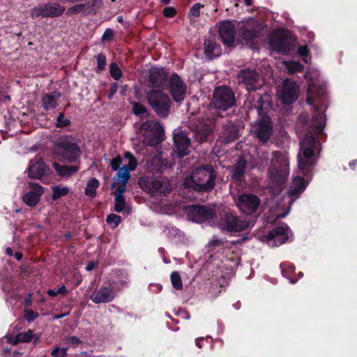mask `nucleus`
<instances>
[{
  "mask_svg": "<svg viewBox=\"0 0 357 357\" xmlns=\"http://www.w3.org/2000/svg\"><path fill=\"white\" fill-rule=\"evenodd\" d=\"M86 4H77L75 5L71 8H70L68 11L67 14L69 15L79 13L84 10L85 8Z\"/></svg>",
  "mask_w": 357,
  "mask_h": 357,
  "instance_id": "nucleus-49",
  "label": "nucleus"
},
{
  "mask_svg": "<svg viewBox=\"0 0 357 357\" xmlns=\"http://www.w3.org/2000/svg\"><path fill=\"white\" fill-rule=\"evenodd\" d=\"M176 11L173 7H166L163 10V15L167 17H172L176 15Z\"/></svg>",
  "mask_w": 357,
  "mask_h": 357,
  "instance_id": "nucleus-56",
  "label": "nucleus"
},
{
  "mask_svg": "<svg viewBox=\"0 0 357 357\" xmlns=\"http://www.w3.org/2000/svg\"><path fill=\"white\" fill-rule=\"evenodd\" d=\"M306 184L303 178L296 176L289 188V195L291 197L290 204L305 190Z\"/></svg>",
  "mask_w": 357,
  "mask_h": 357,
  "instance_id": "nucleus-28",
  "label": "nucleus"
},
{
  "mask_svg": "<svg viewBox=\"0 0 357 357\" xmlns=\"http://www.w3.org/2000/svg\"><path fill=\"white\" fill-rule=\"evenodd\" d=\"M109 73L116 81L119 80L122 77V71L116 63H112L109 65Z\"/></svg>",
  "mask_w": 357,
  "mask_h": 357,
  "instance_id": "nucleus-40",
  "label": "nucleus"
},
{
  "mask_svg": "<svg viewBox=\"0 0 357 357\" xmlns=\"http://www.w3.org/2000/svg\"><path fill=\"white\" fill-rule=\"evenodd\" d=\"M286 68L290 73H296L302 72L304 69V66L301 63L294 61H288L284 62Z\"/></svg>",
  "mask_w": 357,
  "mask_h": 357,
  "instance_id": "nucleus-35",
  "label": "nucleus"
},
{
  "mask_svg": "<svg viewBox=\"0 0 357 357\" xmlns=\"http://www.w3.org/2000/svg\"><path fill=\"white\" fill-rule=\"evenodd\" d=\"M30 190L23 195L22 200L29 206H35L40 201L44 190L41 185L34 183H29Z\"/></svg>",
  "mask_w": 357,
  "mask_h": 357,
  "instance_id": "nucleus-22",
  "label": "nucleus"
},
{
  "mask_svg": "<svg viewBox=\"0 0 357 357\" xmlns=\"http://www.w3.org/2000/svg\"><path fill=\"white\" fill-rule=\"evenodd\" d=\"M106 221L108 224L112 225L113 227H116L121 221V216L114 213H111L107 215Z\"/></svg>",
  "mask_w": 357,
  "mask_h": 357,
  "instance_id": "nucleus-46",
  "label": "nucleus"
},
{
  "mask_svg": "<svg viewBox=\"0 0 357 357\" xmlns=\"http://www.w3.org/2000/svg\"><path fill=\"white\" fill-rule=\"evenodd\" d=\"M281 268V272L284 277L288 278L291 283L294 284L296 283V280H293L291 278V274L295 271V267L293 265H287L285 264H282L280 265Z\"/></svg>",
  "mask_w": 357,
  "mask_h": 357,
  "instance_id": "nucleus-36",
  "label": "nucleus"
},
{
  "mask_svg": "<svg viewBox=\"0 0 357 357\" xmlns=\"http://www.w3.org/2000/svg\"><path fill=\"white\" fill-rule=\"evenodd\" d=\"M246 166V160L243 158H241L233 167L232 179L235 181H241L245 174Z\"/></svg>",
  "mask_w": 357,
  "mask_h": 357,
  "instance_id": "nucleus-31",
  "label": "nucleus"
},
{
  "mask_svg": "<svg viewBox=\"0 0 357 357\" xmlns=\"http://www.w3.org/2000/svg\"><path fill=\"white\" fill-rule=\"evenodd\" d=\"M298 53L300 56L303 57L304 62L307 63L308 62L307 56L309 53L307 46H299Z\"/></svg>",
  "mask_w": 357,
  "mask_h": 357,
  "instance_id": "nucleus-54",
  "label": "nucleus"
},
{
  "mask_svg": "<svg viewBox=\"0 0 357 357\" xmlns=\"http://www.w3.org/2000/svg\"><path fill=\"white\" fill-rule=\"evenodd\" d=\"M174 152L178 158H182L189 153L190 139L182 131L174 133Z\"/></svg>",
  "mask_w": 357,
  "mask_h": 357,
  "instance_id": "nucleus-17",
  "label": "nucleus"
},
{
  "mask_svg": "<svg viewBox=\"0 0 357 357\" xmlns=\"http://www.w3.org/2000/svg\"><path fill=\"white\" fill-rule=\"evenodd\" d=\"M38 317V314L31 310L25 311V319L28 321H33Z\"/></svg>",
  "mask_w": 357,
  "mask_h": 357,
  "instance_id": "nucleus-55",
  "label": "nucleus"
},
{
  "mask_svg": "<svg viewBox=\"0 0 357 357\" xmlns=\"http://www.w3.org/2000/svg\"><path fill=\"white\" fill-rule=\"evenodd\" d=\"M80 342H81L80 340L75 336L69 337L67 340V343L68 344L73 345V346L79 344Z\"/></svg>",
  "mask_w": 357,
  "mask_h": 357,
  "instance_id": "nucleus-61",
  "label": "nucleus"
},
{
  "mask_svg": "<svg viewBox=\"0 0 357 357\" xmlns=\"http://www.w3.org/2000/svg\"><path fill=\"white\" fill-rule=\"evenodd\" d=\"M271 48L278 53L288 54L292 50L293 44L284 31H277L270 40Z\"/></svg>",
  "mask_w": 357,
  "mask_h": 357,
  "instance_id": "nucleus-11",
  "label": "nucleus"
},
{
  "mask_svg": "<svg viewBox=\"0 0 357 357\" xmlns=\"http://www.w3.org/2000/svg\"><path fill=\"white\" fill-rule=\"evenodd\" d=\"M70 125V121L68 119L64 118V114L61 112L56 119V127L64 128Z\"/></svg>",
  "mask_w": 357,
  "mask_h": 357,
  "instance_id": "nucleus-47",
  "label": "nucleus"
},
{
  "mask_svg": "<svg viewBox=\"0 0 357 357\" xmlns=\"http://www.w3.org/2000/svg\"><path fill=\"white\" fill-rule=\"evenodd\" d=\"M53 190V195H52V199L54 200H56L59 199L60 197L66 195L69 190L67 187L61 188L59 186H54L52 188Z\"/></svg>",
  "mask_w": 357,
  "mask_h": 357,
  "instance_id": "nucleus-41",
  "label": "nucleus"
},
{
  "mask_svg": "<svg viewBox=\"0 0 357 357\" xmlns=\"http://www.w3.org/2000/svg\"><path fill=\"white\" fill-rule=\"evenodd\" d=\"M146 100L155 114L166 118L170 112L171 100L169 96L160 90L151 89L146 94Z\"/></svg>",
  "mask_w": 357,
  "mask_h": 357,
  "instance_id": "nucleus-5",
  "label": "nucleus"
},
{
  "mask_svg": "<svg viewBox=\"0 0 357 357\" xmlns=\"http://www.w3.org/2000/svg\"><path fill=\"white\" fill-rule=\"evenodd\" d=\"M125 158L128 159V163L123 166V167L128 169L129 171H133L137 166V160L130 152L125 153Z\"/></svg>",
  "mask_w": 357,
  "mask_h": 357,
  "instance_id": "nucleus-39",
  "label": "nucleus"
},
{
  "mask_svg": "<svg viewBox=\"0 0 357 357\" xmlns=\"http://www.w3.org/2000/svg\"><path fill=\"white\" fill-rule=\"evenodd\" d=\"M289 173L288 158L280 151L273 152L268 170V187L273 194L276 195L282 191L283 184L286 181Z\"/></svg>",
  "mask_w": 357,
  "mask_h": 357,
  "instance_id": "nucleus-2",
  "label": "nucleus"
},
{
  "mask_svg": "<svg viewBox=\"0 0 357 357\" xmlns=\"http://www.w3.org/2000/svg\"><path fill=\"white\" fill-rule=\"evenodd\" d=\"M169 90L173 100L181 102L185 98L186 86L177 74H173L169 82Z\"/></svg>",
  "mask_w": 357,
  "mask_h": 357,
  "instance_id": "nucleus-14",
  "label": "nucleus"
},
{
  "mask_svg": "<svg viewBox=\"0 0 357 357\" xmlns=\"http://www.w3.org/2000/svg\"><path fill=\"white\" fill-rule=\"evenodd\" d=\"M298 89L296 82L288 79L284 81L280 92V96L283 103L287 105L296 101L298 97Z\"/></svg>",
  "mask_w": 357,
  "mask_h": 357,
  "instance_id": "nucleus-20",
  "label": "nucleus"
},
{
  "mask_svg": "<svg viewBox=\"0 0 357 357\" xmlns=\"http://www.w3.org/2000/svg\"><path fill=\"white\" fill-rule=\"evenodd\" d=\"M116 296V292L112 287L102 286L90 296V299L96 304L112 302Z\"/></svg>",
  "mask_w": 357,
  "mask_h": 357,
  "instance_id": "nucleus-19",
  "label": "nucleus"
},
{
  "mask_svg": "<svg viewBox=\"0 0 357 357\" xmlns=\"http://www.w3.org/2000/svg\"><path fill=\"white\" fill-rule=\"evenodd\" d=\"M120 183V185L117 188V192L118 194L116 195H121V197H123V193L126 190V185L127 183L126 182H119Z\"/></svg>",
  "mask_w": 357,
  "mask_h": 357,
  "instance_id": "nucleus-58",
  "label": "nucleus"
},
{
  "mask_svg": "<svg viewBox=\"0 0 357 357\" xmlns=\"http://www.w3.org/2000/svg\"><path fill=\"white\" fill-rule=\"evenodd\" d=\"M97 60V72H101L105 69L107 62L105 54L100 53L96 56Z\"/></svg>",
  "mask_w": 357,
  "mask_h": 357,
  "instance_id": "nucleus-45",
  "label": "nucleus"
},
{
  "mask_svg": "<svg viewBox=\"0 0 357 357\" xmlns=\"http://www.w3.org/2000/svg\"><path fill=\"white\" fill-rule=\"evenodd\" d=\"M6 252L8 256H12L13 255V250L9 247L6 248Z\"/></svg>",
  "mask_w": 357,
  "mask_h": 357,
  "instance_id": "nucleus-64",
  "label": "nucleus"
},
{
  "mask_svg": "<svg viewBox=\"0 0 357 357\" xmlns=\"http://www.w3.org/2000/svg\"><path fill=\"white\" fill-rule=\"evenodd\" d=\"M168 75L162 68H151L149 70L148 80L153 88H163Z\"/></svg>",
  "mask_w": 357,
  "mask_h": 357,
  "instance_id": "nucleus-24",
  "label": "nucleus"
},
{
  "mask_svg": "<svg viewBox=\"0 0 357 357\" xmlns=\"http://www.w3.org/2000/svg\"><path fill=\"white\" fill-rule=\"evenodd\" d=\"M113 37V31L111 29H107L102 35V40H109Z\"/></svg>",
  "mask_w": 357,
  "mask_h": 357,
  "instance_id": "nucleus-59",
  "label": "nucleus"
},
{
  "mask_svg": "<svg viewBox=\"0 0 357 357\" xmlns=\"http://www.w3.org/2000/svg\"><path fill=\"white\" fill-rule=\"evenodd\" d=\"M61 96V93L56 91L43 94L40 100L42 107L45 111H50L56 109L59 105L58 100Z\"/></svg>",
  "mask_w": 357,
  "mask_h": 357,
  "instance_id": "nucleus-26",
  "label": "nucleus"
},
{
  "mask_svg": "<svg viewBox=\"0 0 357 357\" xmlns=\"http://www.w3.org/2000/svg\"><path fill=\"white\" fill-rule=\"evenodd\" d=\"M250 227V222L245 219H241L232 213L225 214L220 220L219 227L229 232H239Z\"/></svg>",
  "mask_w": 357,
  "mask_h": 357,
  "instance_id": "nucleus-9",
  "label": "nucleus"
},
{
  "mask_svg": "<svg viewBox=\"0 0 357 357\" xmlns=\"http://www.w3.org/2000/svg\"><path fill=\"white\" fill-rule=\"evenodd\" d=\"M116 175H117V180L119 182L128 183L130 177V171L123 167H121V169H119V170H117Z\"/></svg>",
  "mask_w": 357,
  "mask_h": 357,
  "instance_id": "nucleus-42",
  "label": "nucleus"
},
{
  "mask_svg": "<svg viewBox=\"0 0 357 357\" xmlns=\"http://www.w3.org/2000/svg\"><path fill=\"white\" fill-rule=\"evenodd\" d=\"M207 114V123H204L202 121H199L198 124L195 125L190 122L189 128L193 130L195 135L196 140L199 142H203L207 139L208 135L213 131V123L215 119L209 117Z\"/></svg>",
  "mask_w": 357,
  "mask_h": 357,
  "instance_id": "nucleus-13",
  "label": "nucleus"
},
{
  "mask_svg": "<svg viewBox=\"0 0 357 357\" xmlns=\"http://www.w3.org/2000/svg\"><path fill=\"white\" fill-rule=\"evenodd\" d=\"M101 0H90L86 4L89 7H91L92 9H96L100 7L102 5Z\"/></svg>",
  "mask_w": 357,
  "mask_h": 357,
  "instance_id": "nucleus-57",
  "label": "nucleus"
},
{
  "mask_svg": "<svg viewBox=\"0 0 357 357\" xmlns=\"http://www.w3.org/2000/svg\"><path fill=\"white\" fill-rule=\"evenodd\" d=\"M118 89V84L117 83H113L112 84L111 89H110V93L109 94V98H112L114 94L116 92Z\"/></svg>",
  "mask_w": 357,
  "mask_h": 357,
  "instance_id": "nucleus-62",
  "label": "nucleus"
},
{
  "mask_svg": "<svg viewBox=\"0 0 357 357\" xmlns=\"http://www.w3.org/2000/svg\"><path fill=\"white\" fill-rule=\"evenodd\" d=\"M51 354L53 357H65L67 354V349L56 347L52 350Z\"/></svg>",
  "mask_w": 357,
  "mask_h": 357,
  "instance_id": "nucleus-51",
  "label": "nucleus"
},
{
  "mask_svg": "<svg viewBox=\"0 0 357 357\" xmlns=\"http://www.w3.org/2000/svg\"><path fill=\"white\" fill-rule=\"evenodd\" d=\"M53 165L58 174L61 176H69L79 169L78 165H61L56 162Z\"/></svg>",
  "mask_w": 357,
  "mask_h": 357,
  "instance_id": "nucleus-32",
  "label": "nucleus"
},
{
  "mask_svg": "<svg viewBox=\"0 0 357 357\" xmlns=\"http://www.w3.org/2000/svg\"><path fill=\"white\" fill-rule=\"evenodd\" d=\"M239 82L246 86L248 91H255L260 89L261 84L259 83V75L253 70L247 69L241 70L238 76Z\"/></svg>",
  "mask_w": 357,
  "mask_h": 357,
  "instance_id": "nucleus-16",
  "label": "nucleus"
},
{
  "mask_svg": "<svg viewBox=\"0 0 357 357\" xmlns=\"http://www.w3.org/2000/svg\"><path fill=\"white\" fill-rule=\"evenodd\" d=\"M33 332L31 330L24 333H20L16 336V341L20 342H29L31 340Z\"/></svg>",
  "mask_w": 357,
  "mask_h": 357,
  "instance_id": "nucleus-43",
  "label": "nucleus"
},
{
  "mask_svg": "<svg viewBox=\"0 0 357 357\" xmlns=\"http://www.w3.org/2000/svg\"><path fill=\"white\" fill-rule=\"evenodd\" d=\"M166 168V163L162 158L161 154H157L147 160L145 169L152 174L161 173Z\"/></svg>",
  "mask_w": 357,
  "mask_h": 357,
  "instance_id": "nucleus-27",
  "label": "nucleus"
},
{
  "mask_svg": "<svg viewBox=\"0 0 357 357\" xmlns=\"http://www.w3.org/2000/svg\"><path fill=\"white\" fill-rule=\"evenodd\" d=\"M260 204V199L253 194H242L236 200V205L238 209L241 213L246 215H252L255 213L258 209Z\"/></svg>",
  "mask_w": 357,
  "mask_h": 357,
  "instance_id": "nucleus-10",
  "label": "nucleus"
},
{
  "mask_svg": "<svg viewBox=\"0 0 357 357\" xmlns=\"http://www.w3.org/2000/svg\"><path fill=\"white\" fill-rule=\"evenodd\" d=\"M307 102L313 105L314 113L310 129L300 142V150L298 153V168L305 174L310 167L315 164L314 151L320 145L316 135H320L325 127L326 116L324 114V110L327 107V95L325 89L310 81Z\"/></svg>",
  "mask_w": 357,
  "mask_h": 357,
  "instance_id": "nucleus-1",
  "label": "nucleus"
},
{
  "mask_svg": "<svg viewBox=\"0 0 357 357\" xmlns=\"http://www.w3.org/2000/svg\"><path fill=\"white\" fill-rule=\"evenodd\" d=\"M287 227L280 226L274 228L265 236L266 243L271 247L280 246L288 238Z\"/></svg>",
  "mask_w": 357,
  "mask_h": 357,
  "instance_id": "nucleus-18",
  "label": "nucleus"
},
{
  "mask_svg": "<svg viewBox=\"0 0 357 357\" xmlns=\"http://www.w3.org/2000/svg\"><path fill=\"white\" fill-rule=\"evenodd\" d=\"M55 154L61 160L75 162L80 157L81 151L75 139L71 136H65L55 144Z\"/></svg>",
  "mask_w": 357,
  "mask_h": 357,
  "instance_id": "nucleus-4",
  "label": "nucleus"
},
{
  "mask_svg": "<svg viewBox=\"0 0 357 357\" xmlns=\"http://www.w3.org/2000/svg\"><path fill=\"white\" fill-rule=\"evenodd\" d=\"M204 7V5L200 3L194 4L189 12V15L195 17H197L200 14V9Z\"/></svg>",
  "mask_w": 357,
  "mask_h": 357,
  "instance_id": "nucleus-50",
  "label": "nucleus"
},
{
  "mask_svg": "<svg viewBox=\"0 0 357 357\" xmlns=\"http://www.w3.org/2000/svg\"><path fill=\"white\" fill-rule=\"evenodd\" d=\"M114 201H115V204H114L115 211L117 213L122 212L126 206V202H125L124 197H121V195H116Z\"/></svg>",
  "mask_w": 357,
  "mask_h": 357,
  "instance_id": "nucleus-44",
  "label": "nucleus"
},
{
  "mask_svg": "<svg viewBox=\"0 0 357 357\" xmlns=\"http://www.w3.org/2000/svg\"><path fill=\"white\" fill-rule=\"evenodd\" d=\"M121 163H122V158L121 156L118 155L111 160L110 165L112 167V169L114 171H117L119 169V167H120V165Z\"/></svg>",
  "mask_w": 357,
  "mask_h": 357,
  "instance_id": "nucleus-52",
  "label": "nucleus"
},
{
  "mask_svg": "<svg viewBox=\"0 0 357 357\" xmlns=\"http://www.w3.org/2000/svg\"><path fill=\"white\" fill-rule=\"evenodd\" d=\"M140 130L144 136L143 142L147 146H155L163 139L164 129L158 121H147L143 123Z\"/></svg>",
  "mask_w": 357,
  "mask_h": 357,
  "instance_id": "nucleus-7",
  "label": "nucleus"
},
{
  "mask_svg": "<svg viewBox=\"0 0 357 357\" xmlns=\"http://www.w3.org/2000/svg\"><path fill=\"white\" fill-rule=\"evenodd\" d=\"M253 132L260 142H266L272 132V123L268 116L262 117L252 128Z\"/></svg>",
  "mask_w": 357,
  "mask_h": 357,
  "instance_id": "nucleus-15",
  "label": "nucleus"
},
{
  "mask_svg": "<svg viewBox=\"0 0 357 357\" xmlns=\"http://www.w3.org/2000/svg\"><path fill=\"white\" fill-rule=\"evenodd\" d=\"M253 20L247 24H243L239 29V40L243 44L252 42L258 36V29Z\"/></svg>",
  "mask_w": 357,
  "mask_h": 357,
  "instance_id": "nucleus-23",
  "label": "nucleus"
},
{
  "mask_svg": "<svg viewBox=\"0 0 357 357\" xmlns=\"http://www.w3.org/2000/svg\"><path fill=\"white\" fill-rule=\"evenodd\" d=\"M190 213L194 216V221L197 222L213 219L215 215L213 208L199 205L191 206Z\"/></svg>",
  "mask_w": 357,
  "mask_h": 357,
  "instance_id": "nucleus-25",
  "label": "nucleus"
},
{
  "mask_svg": "<svg viewBox=\"0 0 357 357\" xmlns=\"http://www.w3.org/2000/svg\"><path fill=\"white\" fill-rule=\"evenodd\" d=\"M236 102L234 92L229 87L220 86L214 89L211 107L213 109L226 111Z\"/></svg>",
  "mask_w": 357,
  "mask_h": 357,
  "instance_id": "nucleus-6",
  "label": "nucleus"
},
{
  "mask_svg": "<svg viewBox=\"0 0 357 357\" xmlns=\"http://www.w3.org/2000/svg\"><path fill=\"white\" fill-rule=\"evenodd\" d=\"M99 186V181L96 178H91L86 186L85 194L90 197H95L96 195V190Z\"/></svg>",
  "mask_w": 357,
  "mask_h": 357,
  "instance_id": "nucleus-34",
  "label": "nucleus"
},
{
  "mask_svg": "<svg viewBox=\"0 0 357 357\" xmlns=\"http://www.w3.org/2000/svg\"><path fill=\"white\" fill-rule=\"evenodd\" d=\"M204 54L209 59L218 57L221 54L220 46L216 43L214 38L210 37L205 39Z\"/></svg>",
  "mask_w": 357,
  "mask_h": 357,
  "instance_id": "nucleus-29",
  "label": "nucleus"
},
{
  "mask_svg": "<svg viewBox=\"0 0 357 357\" xmlns=\"http://www.w3.org/2000/svg\"><path fill=\"white\" fill-rule=\"evenodd\" d=\"M47 17H56L61 15L65 10V7L58 3H49L45 4Z\"/></svg>",
  "mask_w": 357,
  "mask_h": 357,
  "instance_id": "nucleus-33",
  "label": "nucleus"
},
{
  "mask_svg": "<svg viewBox=\"0 0 357 357\" xmlns=\"http://www.w3.org/2000/svg\"><path fill=\"white\" fill-rule=\"evenodd\" d=\"M67 293V289L66 286L62 285L60 288H59L56 291L53 289H49L47 291V294L50 296H56L59 294H65Z\"/></svg>",
  "mask_w": 357,
  "mask_h": 357,
  "instance_id": "nucleus-53",
  "label": "nucleus"
},
{
  "mask_svg": "<svg viewBox=\"0 0 357 357\" xmlns=\"http://www.w3.org/2000/svg\"><path fill=\"white\" fill-rule=\"evenodd\" d=\"M223 244L224 241L222 240L214 238L208 243V246L210 248H215L219 245H222Z\"/></svg>",
  "mask_w": 357,
  "mask_h": 357,
  "instance_id": "nucleus-60",
  "label": "nucleus"
},
{
  "mask_svg": "<svg viewBox=\"0 0 357 357\" xmlns=\"http://www.w3.org/2000/svg\"><path fill=\"white\" fill-rule=\"evenodd\" d=\"M238 130L237 127L231 123L223 126L220 137L225 143H229L238 138Z\"/></svg>",
  "mask_w": 357,
  "mask_h": 357,
  "instance_id": "nucleus-30",
  "label": "nucleus"
},
{
  "mask_svg": "<svg viewBox=\"0 0 357 357\" xmlns=\"http://www.w3.org/2000/svg\"><path fill=\"white\" fill-rule=\"evenodd\" d=\"M219 34L222 43L231 47L235 40L236 29L234 23L230 21L222 22L220 24Z\"/></svg>",
  "mask_w": 357,
  "mask_h": 357,
  "instance_id": "nucleus-21",
  "label": "nucleus"
},
{
  "mask_svg": "<svg viewBox=\"0 0 357 357\" xmlns=\"http://www.w3.org/2000/svg\"><path fill=\"white\" fill-rule=\"evenodd\" d=\"M95 267V264L94 263H89L86 267V269L88 271H92Z\"/></svg>",
  "mask_w": 357,
  "mask_h": 357,
  "instance_id": "nucleus-63",
  "label": "nucleus"
},
{
  "mask_svg": "<svg viewBox=\"0 0 357 357\" xmlns=\"http://www.w3.org/2000/svg\"><path fill=\"white\" fill-rule=\"evenodd\" d=\"M132 105L133 113L136 115H141L148 112L146 107L139 102H135Z\"/></svg>",
  "mask_w": 357,
  "mask_h": 357,
  "instance_id": "nucleus-48",
  "label": "nucleus"
},
{
  "mask_svg": "<svg viewBox=\"0 0 357 357\" xmlns=\"http://www.w3.org/2000/svg\"><path fill=\"white\" fill-rule=\"evenodd\" d=\"M30 15L32 18L39 17H47L45 4H40L31 10Z\"/></svg>",
  "mask_w": 357,
  "mask_h": 357,
  "instance_id": "nucleus-37",
  "label": "nucleus"
},
{
  "mask_svg": "<svg viewBox=\"0 0 357 357\" xmlns=\"http://www.w3.org/2000/svg\"><path fill=\"white\" fill-rule=\"evenodd\" d=\"M50 168L41 157H36L29 161L28 176L31 178L40 179L50 173Z\"/></svg>",
  "mask_w": 357,
  "mask_h": 357,
  "instance_id": "nucleus-12",
  "label": "nucleus"
},
{
  "mask_svg": "<svg viewBox=\"0 0 357 357\" xmlns=\"http://www.w3.org/2000/svg\"><path fill=\"white\" fill-rule=\"evenodd\" d=\"M215 178L213 167L206 165L194 170L190 176L185 178L183 185L198 192L209 191L215 186Z\"/></svg>",
  "mask_w": 357,
  "mask_h": 357,
  "instance_id": "nucleus-3",
  "label": "nucleus"
},
{
  "mask_svg": "<svg viewBox=\"0 0 357 357\" xmlns=\"http://www.w3.org/2000/svg\"><path fill=\"white\" fill-rule=\"evenodd\" d=\"M139 184L142 189L153 195L167 194L171 190L169 182L162 178L143 176L140 178Z\"/></svg>",
  "mask_w": 357,
  "mask_h": 357,
  "instance_id": "nucleus-8",
  "label": "nucleus"
},
{
  "mask_svg": "<svg viewBox=\"0 0 357 357\" xmlns=\"http://www.w3.org/2000/svg\"><path fill=\"white\" fill-rule=\"evenodd\" d=\"M171 282L174 288L177 290L183 289V283L181 275L177 271H174L171 274Z\"/></svg>",
  "mask_w": 357,
  "mask_h": 357,
  "instance_id": "nucleus-38",
  "label": "nucleus"
}]
</instances>
